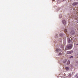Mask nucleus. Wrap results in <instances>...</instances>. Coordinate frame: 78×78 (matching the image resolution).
<instances>
[{
	"label": "nucleus",
	"mask_w": 78,
	"mask_h": 78,
	"mask_svg": "<svg viewBox=\"0 0 78 78\" xmlns=\"http://www.w3.org/2000/svg\"><path fill=\"white\" fill-rule=\"evenodd\" d=\"M62 23H63V24H64V25H66V21L65 20H63L62 21Z\"/></svg>",
	"instance_id": "nucleus-4"
},
{
	"label": "nucleus",
	"mask_w": 78,
	"mask_h": 78,
	"mask_svg": "<svg viewBox=\"0 0 78 78\" xmlns=\"http://www.w3.org/2000/svg\"><path fill=\"white\" fill-rule=\"evenodd\" d=\"M62 55V54L61 52H60L59 54H58V55L59 56H61V55Z\"/></svg>",
	"instance_id": "nucleus-10"
},
{
	"label": "nucleus",
	"mask_w": 78,
	"mask_h": 78,
	"mask_svg": "<svg viewBox=\"0 0 78 78\" xmlns=\"http://www.w3.org/2000/svg\"><path fill=\"white\" fill-rule=\"evenodd\" d=\"M73 46L72 45V44L69 45V46H68L66 47L65 48V50H70L72 48V47Z\"/></svg>",
	"instance_id": "nucleus-1"
},
{
	"label": "nucleus",
	"mask_w": 78,
	"mask_h": 78,
	"mask_svg": "<svg viewBox=\"0 0 78 78\" xmlns=\"http://www.w3.org/2000/svg\"><path fill=\"white\" fill-rule=\"evenodd\" d=\"M78 4V2H74L73 3V6H76V5H77Z\"/></svg>",
	"instance_id": "nucleus-3"
},
{
	"label": "nucleus",
	"mask_w": 78,
	"mask_h": 78,
	"mask_svg": "<svg viewBox=\"0 0 78 78\" xmlns=\"http://www.w3.org/2000/svg\"><path fill=\"white\" fill-rule=\"evenodd\" d=\"M77 78H78V76L77 77Z\"/></svg>",
	"instance_id": "nucleus-17"
},
{
	"label": "nucleus",
	"mask_w": 78,
	"mask_h": 78,
	"mask_svg": "<svg viewBox=\"0 0 78 78\" xmlns=\"http://www.w3.org/2000/svg\"><path fill=\"white\" fill-rule=\"evenodd\" d=\"M66 75V74H64V75Z\"/></svg>",
	"instance_id": "nucleus-16"
},
{
	"label": "nucleus",
	"mask_w": 78,
	"mask_h": 78,
	"mask_svg": "<svg viewBox=\"0 0 78 78\" xmlns=\"http://www.w3.org/2000/svg\"><path fill=\"white\" fill-rule=\"evenodd\" d=\"M72 76V75L71 74V73H69V75H68V77H70V76Z\"/></svg>",
	"instance_id": "nucleus-11"
},
{
	"label": "nucleus",
	"mask_w": 78,
	"mask_h": 78,
	"mask_svg": "<svg viewBox=\"0 0 78 78\" xmlns=\"http://www.w3.org/2000/svg\"><path fill=\"white\" fill-rule=\"evenodd\" d=\"M53 0V1H54L55 0Z\"/></svg>",
	"instance_id": "nucleus-18"
},
{
	"label": "nucleus",
	"mask_w": 78,
	"mask_h": 78,
	"mask_svg": "<svg viewBox=\"0 0 78 78\" xmlns=\"http://www.w3.org/2000/svg\"><path fill=\"white\" fill-rule=\"evenodd\" d=\"M78 45V44H76V45Z\"/></svg>",
	"instance_id": "nucleus-19"
},
{
	"label": "nucleus",
	"mask_w": 78,
	"mask_h": 78,
	"mask_svg": "<svg viewBox=\"0 0 78 78\" xmlns=\"http://www.w3.org/2000/svg\"><path fill=\"white\" fill-rule=\"evenodd\" d=\"M71 34H72L73 35L74 34H75V32L74 31H72L71 32Z\"/></svg>",
	"instance_id": "nucleus-7"
},
{
	"label": "nucleus",
	"mask_w": 78,
	"mask_h": 78,
	"mask_svg": "<svg viewBox=\"0 0 78 78\" xmlns=\"http://www.w3.org/2000/svg\"><path fill=\"white\" fill-rule=\"evenodd\" d=\"M73 58V56H71L69 57V58Z\"/></svg>",
	"instance_id": "nucleus-14"
},
{
	"label": "nucleus",
	"mask_w": 78,
	"mask_h": 78,
	"mask_svg": "<svg viewBox=\"0 0 78 78\" xmlns=\"http://www.w3.org/2000/svg\"><path fill=\"white\" fill-rule=\"evenodd\" d=\"M70 61H68V62H67V64H68V65L70 64Z\"/></svg>",
	"instance_id": "nucleus-9"
},
{
	"label": "nucleus",
	"mask_w": 78,
	"mask_h": 78,
	"mask_svg": "<svg viewBox=\"0 0 78 78\" xmlns=\"http://www.w3.org/2000/svg\"><path fill=\"white\" fill-rule=\"evenodd\" d=\"M65 69L66 71H68L69 70V68L68 67H66L65 68Z\"/></svg>",
	"instance_id": "nucleus-6"
},
{
	"label": "nucleus",
	"mask_w": 78,
	"mask_h": 78,
	"mask_svg": "<svg viewBox=\"0 0 78 78\" xmlns=\"http://www.w3.org/2000/svg\"><path fill=\"white\" fill-rule=\"evenodd\" d=\"M67 61V59H65V60H64L63 61V62L64 63H66V62Z\"/></svg>",
	"instance_id": "nucleus-8"
},
{
	"label": "nucleus",
	"mask_w": 78,
	"mask_h": 78,
	"mask_svg": "<svg viewBox=\"0 0 78 78\" xmlns=\"http://www.w3.org/2000/svg\"><path fill=\"white\" fill-rule=\"evenodd\" d=\"M73 52V51L72 50H71V51H67L66 52V53H67V54H72V53Z\"/></svg>",
	"instance_id": "nucleus-2"
},
{
	"label": "nucleus",
	"mask_w": 78,
	"mask_h": 78,
	"mask_svg": "<svg viewBox=\"0 0 78 78\" xmlns=\"http://www.w3.org/2000/svg\"><path fill=\"white\" fill-rule=\"evenodd\" d=\"M56 51H59V48H57L56 49Z\"/></svg>",
	"instance_id": "nucleus-12"
},
{
	"label": "nucleus",
	"mask_w": 78,
	"mask_h": 78,
	"mask_svg": "<svg viewBox=\"0 0 78 78\" xmlns=\"http://www.w3.org/2000/svg\"><path fill=\"white\" fill-rule=\"evenodd\" d=\"M71 41L70 39L69 38H68V43H70Z\"/></svg>",
	"instance_id": "nucleus-5"
},
{
	"label": "nucleus",
	"mask_w": 78,
	"mask_h": 78,
	"mask_svg": "<svg viewBox=\"0 0 78 78\" xmlns=\"http://www.w3.org/2000/svg\"><path fill=\"white\" fill-rule=\"evenodd\" d=\"M67 29H65V33H67Z\"/></svg>",
	"instance_id": "nucleus-13"
},
{
	"label": "nucleus",
	"mask_w": 78,
	"mask_h": 78,
	"mask_svg": "<svg viewBox=\"0 0 78 78\" xmlns=\"http://www.w3.org/2000/svg\"><path fill=\"white\" fill-rule=\"evenodd\" d=\"M61 47L62 48V49H64V47H63V46H62V47Z\"/></svg>",
	"instance_id": "nucleus-15"
}]
</instances>
